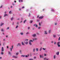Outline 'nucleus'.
<instances>
[{
  "label": "nucleus",
  "mask_w": 60,
  "mask_h": 60,
  "mask_svg": "<svg viewBox=\"0 0 60 60\" xmlns=\"http://www.w3.org/2000/svg\"><path fill=\"white\" fill-rule=\"evenodd\" d=\"M30 16V13H29V16Z\"/></svg>",
  "instance_id": "6e6d98bb"
},
{
  "label": "nucleus",
  "mask_w": 60,
  "mask_h": 60,
  "mask_svg": "<svg viewBox=\"0 0 60 60\" xmlns=\"http://www.w3.org/2000/svg\"><path fill=\"white\" fill-rule=\"evenodd\" d=\"M3 54H4V53H3V52H1V55H3Z\"/></svg>",
  "instance_id": "7c9ffc66"
},
{
  "label": "nucleus",
  "mask_w": 60,
  "mask_h": 60,
  "mask_svg": "<svg viewBox=\"0 0 60 60\" xmlns=\"http://www.w3.org/2000/svg\"><path fill=\"white\" fill-rule=\"evenodd\" d=\"M12 57H14V58H18V57L15 56H12Z\"/></svg>",
  "instance_id": "39448f33"
},
{
  "label": "nucleus",
  "mask_w": 60,
  "mask_h": 60,
  "mask_svg": "<svg viewBox=\"0 0 60 60\" xmlns=\"http://www.w3.org/2000/svg\"><path fill=\"white\" fill-rule=\"evenodd\" d=\"M9 54H11V52H10L9 51Z\"/></svg>",
  "instance_id": "e433bc0d"
},
{
  "label": "nucleus",
  "mask_w": 60,
  "mask_h": 60,
  "mask_svg": "<svg viewBox=\"0 0 60 60\" xmlns=\"http://www.w3.org/2000/svg\"><path fill=\"white\" fill-rule=\"evenodd\" d=\"M35 25H36V24H34V26H35Z\"/></svg>",
  "instance_id": "680f3d73"
},
{
  "label": "nucleus",
  "mask_w": 60,
  "mask_h": 60,
  "mask_svg": "<svg viewBox=\"0 0 60 60\" xmlns=\"http://www.w3.org/2000/svg\"><path fill=\"white\" fill-rule=\"evenodd\" d=\"M45 59L46 60H48V59H46V58H45Z\"/></svg>",
  "instance_id": "37998d69"
},
{
  "label": "nucleus",
  "mask_w": 60,
  "mask_h": 60,
  "mask_svg": "<svg viewBox=\"0 0 60 60\" xmlns=\"http://www.w3.org/2000/svg\"><path fill=\"white\" fill-rule=\"evenodd\" d=\"M13 46L12 45V48H10V50L11 52L12 51V49H13Z\"/></svg>",
  "instance_id": "423d86ee"
},
{
  "label": "nucleus",
  "mask_w": 60,
  "mask_h": 60,
  "mask_svg": "<svg viewBox=\"0 0 60 60\" xmlns=\"http://www.w3.org/2000/svg\"><path fill=\"white\" fill-rule=\"evenodd\" d=\"M28 39H25V41H28Z\"/></svg>",
  "instance_id": "dca6fc26"
},
{
  "label": "nucleus",
  "mask_w": 60,
  "mask_h": 60,
  "mask_svg": "<svg viewBox=\"0 0 60 60\" xmlns=\"http://www.w3.org/2000/svg\"><path fill=\"white\" fill-rule=\"evenodd\" d=\"M54 44L55 45V44H56V42H54Z\"/></svg>",
  "instance_id": "8fccbe9b"
},
{
  "label": "nucleus",
  "mask_w": 60,
  "mask_h": 60,
  "mask_svg": "<svg viewBox=\"0 0 60 60\" xmlns=\"http://www.w3.org/2000/svg\"><path fill=\"white\" fill-rule=\"evenodd\" d=\"M51 42H52V43H53V41H52Z\"/></svg>",
  "instance_id": "774afa93"
},
{
  "label": "nucleus",
  "mask_w": 60,
  "mask_h": 60,
  "mask_svg": "<svg viewBox=\"0 0 60 60\" xmlns=\"http://www.w3.org/2000/svg\"><path fill=\"white\" fill-rule=\"evenodd\" d=\"M36 58V57H34V59H35Z\"/></svg>",
  "instance_id": "c03bdc74"
},
{
  "label": "nucleus",
  "mask_w": 60,
  "mask_h": 60,
  "mask_svg": "<svg viewBox=\"0 0 60 60\" xmlns=\"http://www.w3.org/2000/svg\"><path fill=\"white\" fill-rule=\"evenodd\" d=\"M25 43L26 44V45H27V44H28V42H25Z\"/></svg>",
  "instance_id": "4468645a"
},
{
  "label": "nucleus",
  "mask_w": 60,
  "mask_h": 60,
  "mask_svg": "<svg viewBox=\"0 0 60 60\" xmlns=\"http://www.w3.org/2000/svg\"><path fill=\"white\" fill-rule=\"evenodd\" d=\"M1 31L2 32H4V30H3V29H1Z\"/></svg>",
  "instance_id": "4be33fe9"
},
{
  "label": "nucleus",
  "mask_w": 60,
  "mask_h": 60,
  "mask_svg": "<svg viewBox=\"0 0 60 60\" xmlns=\"http://www.w3.org/2000/svg\"><path fill=\"white\" fill-rule=\"evenodd\" d=\"M3 35H4V33H3Z\"/></svg>",
  "instance_id": "69168bd1"
},
{
  "label": "nucleus",
  "mask_w": 60,
  "mask_h": 60,
  "mask_svg": "<svg viewBox=\"0 0 60 60\" xmlns=\"http://www.w3.org/2000/svg\"><path fill=\"white\" fill-rule=\"evenodd\" d=\"M13 17H12V18H11V20H13Z\"/></svg>",
  "instance_id": "b1692460"
},
{
  "label": "nucleus",
  "mask_w": 60,
  "mask_h": 60,
  "mask_svg": "<svg viewBox=\"0 0 60 60\" xmlns=\"http://www.w3.org/2000/svg\"><path fill=\"white\" fill-rule=\"evenodd\" d=\"M21 2H22L23 0H21Z\"/></svg>",
  "instance_id": "5fc2aeb1"
},
{
  "label": "nucleus",
  "mask_w": 60,
  "mask_h": 60,
  "mask_svg": "<svg viewBox=\"0 0 60 60\" xmlns=\"http://www.w3.org/2000/svg\"><path fill=\"white\" fill-rule=\"evenodd\" d=\"M19 22H17V25H19Z\"/></svg>",
  "instance_id": "58836bf2"
},
{
  "label": "nucleus",
  "mask_w": 60,
  "mask_h": 60,
  "mask_svg": "<svg viewBox=\"0 0 60 60\" xmlns=\"http://www.w3.org/2000/svg\"><path fill=\"white\" fill-rule=\"evenodd\" d=\"M20 34H21V35H22L23 34V33H20Z\"/></svg>",
  "instance_id": "393cba45"
},
{
  "label": "nucleus",
  "mask_w": 60,
  "mask_h": 60,
  "mask_svg": "<svg viewBox=\"0 0 60 60\" xmlns=\"http://www.w3.org/2000/svg\"><path fill=\"white\" fill-rule=\"evenodd\" d=\"M4 24V23H1L0 25V26H3Z\"/></svg>",
  "instance_id": "9b49d317"
},
{
  "label": "nucleus",
  "mask_w": 60,
  "mask_h": 60,
  "mask_svg": "<svg viewBox=\"0 0 60 60\" xmlns=\"http://www.w3.org/2000/svg\"><path fill=\"white\" fill-rule=\"evenodd\" d=\"M36 51H38V48H36Z\"/></svg>",
  "instance_id": "5701e85b"
},
{
  "label": "nucleus",
  "mask_w": 60,
  "mask_h": 60,
  "mask_svg": "<svg viewBox=\"0 0 60 60\" xmlns=\"http://www.w3.org/2000/svg\"><path fill=\"white\" fill-rule=\"evenodd\" d=\"M9 29V27H8L7 28V30H8V29Z\"/></svg>",
  "instance_id": "f704fd0d"
},
{
  "label": "nucleus",
  "mask_w": 60,
  "mask_h": 60,
  "mask_svg": "<svg viewBox=\"0 0 60 60\" xmlns=\"http://www.w3.org/2000/svg\"><path fill=\"white\" fill-rule=\"evenodd\" d=\"M29 44L30 45H32V43H31V42H29Z\"/></svg>",
  "instance_id": "f3484780"
},
{
  "label": "nucleus",
  "mask_w": 60,
  "mask_h": 60,
  "mask_svg": "<svg viewBox=\"0 0 60 60\" xmlns=\"http://www.w3.org/2000/svg\"><path fill=\"white\" fill-rule=\"evenodd\" d=\"M54 59H56V55H54L53 56Z\"/></svg>",
  "instance_id": "2eb2a0df"
},
{
  "label": "nucleus",
  "mask_w": 60,
  "mask_h": 60,
  "mask_svg": "<svg viewBox=\"0 0 60 60\" xmlns=\"http://www.w3.org/2000/svg\"><path fill=\"white\" fill-rule=\"evenodd\" d=\"M26 20H24V23H25V22H26Z\"/></svg>",
  "instance_id": "412c9836"
},
{
  "label": "nucleus",
  "mask_w": 60,
  "mask_h": 60,
  "mask_svg": "<svg viewBox=\"0 0 60 60\" xmlns=\"http://www.w3.org/2000/svg\"><path fill=\"white\" fill-rule=\"evenodd\" d=\"M22 45H24V43L23 42H22Z\"/></svg>",
  "instance_id": "aec40b11"
},
{
  "label": "nucleus",
  "mask_w": 60,
  "mask_h": 60,
  "mask_svg": "<svg viewBox=\"0 0 60 60\" xmlns=\"http://www.w3.org/2000/svg\"><path fill=\"white\" fill-rule=\"evenodd\" d=\"M19 11H21V9L20 8L19 9Z\"/></svg>",
  "instance_id": "603ef678"
},
{
  "label": "nucleus",
  "mask_w": 60,
  "mask_h": 60,
  "mask_svg": "<svg viewBox=\"0 0 60 60\" xmlns=\"http://www.w3.org/2000/svg\"><path fill=\"white\" fill-rule=\"evenodd\" d=\"M33 50L34 52H35V49H33Z\"/></svg>",
  "instance_id": "c85d7f7f"
},
{
  "label": "nucleus",
  "mask_w": 60,
  "mask_h": 60,
  "mask_svg": "<svg viewBox=\"0 0 60 60\" xmlns=\"http://www.w3.org/2000/svg\"><path fill=\"white\" fill-rule=\"evenodd\" d=\"M40 57L41 58V57H42V56L41 55H40Z\"/></svg>",
  "instance_id": "a878e982"
},
{
  "label": "nucleus",
  "mask_w": 60,
  "mask_h": 60,
  "mask_svg": "<svg viewBox=\"0 0 60 60\" xmlns=\"http://www.w3.org/2000/svg\"><path fill=\"white\" fill-rule=\"evenodd\" d=\"M39 26H41V23H39Z\"/></svg>",
  "instance_id": "ea45409f"
},
{
  "label": "nucleus",
  "mask_w": 60,
  "mask_h": 60,
  "mask_svg": "<svg viewBox=\"0 0 60 60\" xmlns=\"http://www.w3.org/2000/svg\"><path fill=\"white\" fill-rule=\"evenodd\" d=\"M40 28H41V27H39L38 28V29H40Z\"/></svg>",
  "instance_id": "a18cd8bd"
},
{
  "label": "nucleus",
  "mask_w": 60,
  "mask_h": 60,
  "mask_svg": "<svg viewBox=\"0 0 60 60\" xmlns=\"http://www.w3.org/2000/svg\"><path fill=\"white\" fill-rule=\"evenodd\" d=\"M43 16H41L40 17H39V19H42L43 18Z\"/></svg>",
  "instance_id": "7ed1b4c3"
},
{
  "label": "nucleus",
  "mask_w": 60,
  "mask_h": 60,
  "mask_svg": "<svg viewBox=\"0 0 60 60\" xmlns=\"http://www.w3.org/2000/svg\"><path fill=\"white\" fill-rule=\"evenodd\" d=\"M33 22V21H30V23H32Z\"/></svg>",
  "instance_id": "bb28decb"
},
{
  "label": "nucleus",
  "mask_w": 60,
  "mask_h": 60,
  "mask_svg": "<svg viewBox=\"0 0 60 60\" xmlns=\"http://www.w3.org/2000/svg\"><path fill=\"white\" fill-rule=\"evenodd\" d=\"M21 56L23 57H24L25 56V55H22Z\"/></svg>",
  "instance_id": "ddd939ff"
},
{
  "label": "nucleus",
  "mask_w": 60,
  "mask_h": 60,
  "mask_svg": "<svg viewBox=\"0 0 60 60\" xmlns=\"http://www.w3.org/2000/svg\"><path fill=\"white\" fill-rule=\"evenodd\" d=\"M60 37L59 38V41H60Z\"/></svg>",
  "instance_id": "79ce46f5"
},
{
  "label": "nucleus",
  "mask_w": 60,
  "mask_h": 60,
  "mask_svg": "<svg viewBox=\"0 0 60 60\" xmlns=\"http://www.w3.org/2000/svg\"><path fill=\"white\" fill-rule=\"evenodd\" d=\"M29 56V54H28L27 55L25 56V57H28V56Z\"/></svg>",
  "instance_id": "1a4fd4ad"
},
{
  "label": "nucleus",
  "mask_w": 60,
  "mask_h": 60,
  "mask_svg": "<svg viewBox=\"0 0 60 60\" xmlns=\"http://www.w3.org/2000/svg\"><path fill=\"white\" fill-rule=\"evenodd\" d=\"M32 36L33 37H35L36 36V34H33L32 35Z\"/></svg>",
  "instance_id": "6e6552de"
},
{
  "label": "nucleus",
  "mask_w": 60,
  "mask_h": 60,
  "mask_svg": "<svg viewBox=\"0 0 60 60\" xmlns=\"http://www.w3.org/2000/svg\"><path fill=\"white\" fill-rule=\"evenodd\" d=\"M2 7V6H1L0 7V8H1Z\"/></svg>",
  "instance_id": "de8ad7c7"
},
{
  "label": "nucleus",
  "mask_w": 60,
  "mask_h": 60,
  "mask_svg": "<svg viewBox=\"0 0 60 60\" xmlns=\"http://www.w3.org/2000/svg\"><path fill=\"white\" fill-rule=\"evenodd\" d=\"M60 42H58L57 43V45H58V47H60Z\"/></svg>",
  "instance_id": "f257e3e1"
},
{
  "label": "nucleus",
  "mask_w": 60,
  "mask_h": 60,
  "mask_svg": "<svg viewBox=\"0 0 60 60\" xmlns=\"http://www.w3.org/2000/svg\"><path fill=\"white\" fill-rule=\"evenodd\" d=\"M19 2H20V0H19Z\"/></svg>",
  "instance_id": "13d9d810"
},
{
  "label": "nucleus",
  "mask_w": 60,
  "mask_h": 60,
  "mask_svg": "<svg viewBox=\"0 0 60 60\" xmlns=\"http://www.w3.org/2000/svg\"><path fill=\"white\" fill-rule=\"evenodd\" d=\"M8 16V15L7 14H5L4 15V17H5L6 16Z\"/></svg>",
  "instance_id": "f8f14e48"
},
{
  "label": "nucleus",
  "mask_w": 60,
  "mask_h": 60,
  "mask_svg": "<svg viewBox=\"0 0 60 60\" xmlns=\"http://www.w3.org/2000/svg\"><path fill=\"white\" fill-rule=\"evenodd\" d=\"M18 54H19V53L18 52H17V53H16V56H17V55H18Z\"/></svg>",
  "instance_id": "cd10ccee"
},
{
  "label": "nucleus",
  "mask_w": 60,
  "mask_h": 60,
  "mask_svg": "<svg viewBox=\"0 0 60 60\" xmlns=\"http://www.w3.org/2000/svg\"><path fill=\"white\" fill-rule=\"evenodd\" d=\"M43 49L44 50H45V49H44V48H43Z\"/></svg>",
  "instance_id": "3c124183"
},
{
  "label": "nucleus",
  "mask_w": 60,
  "mask_h": 60,
  "mask_svg": "<svg viewBox=\"0 0 60 60\" xmlns=\"http://www.w3.org/2000/svg\"><path fill=\"white\" fill-rule=\"evenodd\" d=\"M7 49H8V48H9V47L8 46H7Z\"/></svg>",
  "instance_id": "0e129e2a"
},
{
  "label": "nucleus",
  "mask_w": 60,
  "mask_h": 60,
  "mask_svg": "<svg viewBox=\"0 0 60 60\" xmlns=\"http://www.w3.org/2000/svg\"><path fill=\"white\" fill-rule=\"evenodd\" d=\"M38 26L37 25V24L36 25L35 27H37Z\"/></svg>",
  "instance_id": "c9c22d12"
},
{
  "label": "nucleus",
  "mask_w": 60,
  "mask_h": 60,
  "mask_svg": "<svg viewBox=\"0 0 60 60\" xmlns=\"http://www.w3.org/2000/svg\"><path fill=\"white\" fill-rule=\"evenodd\" d=\"M59 52H58L56 53V55H59Z\"/></svg>",
  "instance_id": "0eeeda50"
},
{
  "label": "nucleus",
  "mask_w": 60,
  "mask_h": 60,
  "mask_svg": "<svg viewBox=\"0 0 60 60\" xmlns=\"http://www.w3.org/2000/svg\"><path fill=\"white\" fill-rule=\"evenodd\" d=\"M48 34V33H47V31H45V34Z\"/></svg>",
  "instance_id": "2f4dec72"
},
{
  "label": "nucleus",
  "mask_w": 60,
  "mask_h": 60,
  "mask_svg": "<svg viewBox=\"0 0 60 60\" xmlns=\"http://www.w3.org/2000/svg\"><path fill=\"white\" fill-rule=\"evenodd\" d=\"M24 7H24L23 6L22 7V9H23L24 8Z\"/></svg>",
  "instance_id": "a19ab883"
},
{
  "label": "nucleus",
  "mask_w": 60,
  "mask_h": 60,
  "mask_svg": "<svg viewBox=\"0 0 60 60\" xmlns=\"http://www.w3.org/2000/svg\"><path fill=\"white\" fill-rule=\"evenodd\" d=\"M18 27V26H16V28H17Z\"/></svg>",
  "instance_id": "4c0bfd02"
},
{
  "label": "nucleus",
  "mask_w": 60,
  "mask_h": 60,
  "mask_svg": "<svg viewBox=\"0 0 60 60\" xmlns=\"http://www.w3.org/2000/svg\"><path fill=\"white\" fill-rule=\"evenodd\" d=\"M42 49V47H41L40 49V51H41Z\"/></svg>",
  "instance_id": "72a5a7b5"
},
{
  "label": "nucleus",
  "mask_w": 60,
  "mask_h": 60,
  "mask_svg": "<svg viewBox=\"0 0 60 60\" xmlns=\"http://www.w3.org/2000/svg\"><path fill=\"white\" fill-rule=\"evenodd\" d=\"M28 30L29 29H30V27H28Z\"/></svg>",
  "instance_id": "49530a36"
},
{
  "label": "nucleus",
  "mask_w": 60,
  "mask_h": 60,
  "mask_svg": "<svg viewBox=\"0 0 60 60\" xmlns=\"http://www.w3.org/2000/svg\"><path fill=\"white\" fill-rule=\"evenodd\" d=\"M50 32H51V30H49L48 31V33L49 34H50Z\"/></svg>",
  "instance_id": "a211bd4d"
},
{
  "label": "nucleus",
  "mask_w": 60,
  "mask_h": 60,
  "mask_svg": "<svg viewBox=\"0 0 60 60\" xmlns=\"http://www.w3.org/2000/svg\"><path fill=\"white\" fill-rule=\"evenodd\" d=\"M1 51L2 52H4V47H2L1 48Z\"/></svg>",
  "instance_id": "f03ea898"
},
{
  "label": "nucleus",
  "mask_w": 60,
  "mask_h": 60,
  "mask_svg": "<svg viewBox=\"0 0 60 60\" xmlns=\"http://www.w3.org/2000/svg\"><path fill=\"white\" fill-rule=\"evenodd\" d=\"M42 58H43V57H44L43 56H42Z\"/></svg>",
  "instance_id": "338daca9"
},
{
  "label": "nucleus",
  "mask_w": 60,
  "mask_h": 60,
  "mask_svg": "<svg viewBox=\"0 0 60 60\" xmlns=\"http://www.w3.org/2000/svg\"><path fill=\"white\" fill-rule=\"evenodd\" d=\"M29 60H32L33 59H29Z\"/></svg>",
  "instance_id": "09e8293b"
},
{
  "label": "nucleus",
  "mask_w": 60,
  "mask_h": 60,
  "mask_svg": "<svg viewBox=\"0 0 60 60\" xmlns=\"http://www.w3.org/2000/svg\"><path fill=\"white\" fill-rule=\"evenodd\" d=\"M1 17H2V16H0V19H1Z\"/></svg>",
  "instance_id": "864d4df0"
},
{
  "label": "nucleus",
  "mask_w": 60,
  "mask_h": 60,
  "mask_svg": "<svg viewBox=\"0 0 60 60\" xmlns=\"http://www.w3.org/2000/svg\"><path fill=\"white\" fill-rule=\"evenodd\" d=\"M53 36V37H54V38H55V37H56V35H54Z\"/></svg>",
  "instance_id": "473e14b6"
},
{
  "label": "nucleus",
  "mask_w": 60,
  "mask_h": 60,
  "mask_svg": "<svg viewBox=\"0 0 60 60\" xmlns=\"http://www.w3.org/2000/svg\"><path fill=\"white\" fill-rule=\"evenodd\" d=\"M21 44L20 43H18V45H17V46H21Z\"/></svg>",
  "instance_id": "20e7f679"
},
{
  "label": "nucleus",
  "mask_w": 60,
  "mask_h": 60,
  "mask_svg": "<svg viewBox=\"0 0 60 60\" xmlns=\"http://www.w3.org/2000/svg\"><path fill=\"white\" fill-rule=\"evenodd\" d=\"M33 40H30V41H29V42H33Z\"/></svg>",
  "instance_id": "6ab92c4d"
},
{
  "label": "nucleus",
  "mask_w": 60,
  "mask_h": 60,
  "mask_svg": "<svg viewBox=\"0 0 60 60\" xmlns=\"http://www.w3.org/2000/svg\"><path fill=\"white\" fill-rule=\"evenodd\" d=\"M37 40V39L36 38H34L33 39V41H34V40L36 41Z\"/></svg>",
  "instance_id": "9d476101"
},
{
  "label": "nucleus",
  "mask_w": 60,
  "mask_h": 60,
  "mask_svg": "<svg viewBox=\"0 0 60 60\" xmlns=\"http://www.w3.org/2000/svg\"><path fill=\"white\" fill-rule=\"evenodd\" d=\"M55 25H56V23H55Z\"/></svg>",
  "instance_id": "052dcab7"
},
{
  "label": "nucleus",
  "mask_w": 60,
  "mask_h": 60,
  "mask_svg": "<svg viewBox=\"0 0 60 60\" xmlns=\"http://www.w3.org/2000/svg\"><path fill=\"white\" fill-rule=\"evenodd\" d=\"M48 52V51H47L46 50L45 51V52Z\"/></svg>",
  "instance_id": "4d7b16f0"
},
{
  "label": "nucleus",
  "mask_w": 60,
  "mask_h": 60,
  "mask_svg": "<svg viewBox=\"0 0 60 60\" xmlns=\"http://www.w3.org/2000/svg\"><path fill=\"white\" fill-rule=\"evenodd\" d=\"M11 11H9V13L10 14H11V13H12L11 12Z\"/></svg>",
  "instance_id": "c756f323"
},
{
  "label": "nucleus",
  "mask_w": 60,
  "mask_h": 60,
  "mask_svg": "<svg viewBox=\"0 0 60 60\" xmlns=\"http://www.w3.org/2000/svg\"><path fill=\"white\" fill-rule=\"evenodd\" d=\"M2 59V57H0V59Z\"/></svg>",
  "instance_id": "bf43d9fd"
},
{
  "label": "nucleus",
  "mask_w": 60,
  "mask_h": 60,
  "mask_svg": "<svg viewBox=\"0 0 60 60\" xmlns=\"http://www.w3.org/2000/svg\"><path fill=\"white\" fill-rule=\"evenodd\" d=\"M14 2H15V3H16V1H14Z\"/></svg>",
  "instance_id": "e2e57ef3"
}]
</instances>
